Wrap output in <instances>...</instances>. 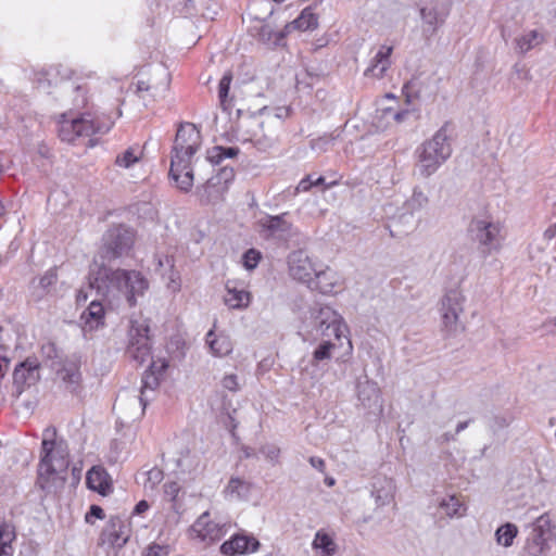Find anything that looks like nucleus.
I'll use <instances>...</instances> for the list:
<instances>
[{"label":"nucleus","instance_id":"obj_1","mask_svg":"<svg viewBox=\"0 0 556 556\" xmlns=\"http://www.w3.org/2000/svg\"><path fill=\"white\" fill-rule=\"evenodd\" d=\"M88 283L110 306L135 307L150 288L147 276L137 269L112 268L94 260L89 266Z\"/></svg>","mask_w":556,"mask_h":556},{"label":"nucleus","instance_id":"obj_2","mask_svg":"<svg viewBox=\"0 0 556 556\" xmlns=\"http://www.w3.org/2000/svg\"><path fill=\"white\" fill-rule=\"evenodd\" d=\"M70 452L64 440L56 439V429L47 427L42 432L41 455L37 485L47 493L56 492L65 482Z\"/></svg>","mask_w":556,"mask_h":556},{"label":"nucleus","instance_id":"obj_3","mask_svg":"<svg viewBox=\"0 0 556 556\" xmlns=\"http://www.w3.org/2000/svg\"><path fill=\"white\" fill-rule=\"evenodd\" d=\"M416 154L419 174L425 178L434 174L452 155L450 125L445 123L431 139L417 148Z\"/></svg>","mask_w":556,"mask_h":556},{"label":"nucleus","instance_id":"obj_4","mask_svg":"<svg viewBox=\"0 0 556 556\" xmlns=\"http://www.w3.org/2000/svg\"><path fill=\"white\" fill-rule=\"evenodd\" d=\"M470 238L478 243L483 255L498 251L504 240V226L489 215L476 216L469 224Z\"/></svg>","mask_w":556,"mask_h":556},{"label":"nucleus","instance_id":"obj_5","mask_svg":"<svg viewBox=\"0 0 556 556\" xmlns=\"http://www.w3.org/2000/svg\"><path fill=\"white\" fill-rule=\"evenodd\" d=\"M113 124L110 117H93L87 113L78 118L62 119L58 131L62 141L74 143L80 137L106 134Z\"/></svg>","mask_w":556,"mask_h":556},{"label":"nucleus","instance_id":"obj_6","mask_svg":"<svg viewBox=\"0 0 556 556\" xmlns=\"http://www.w3.org/2000/svg\"><path fill=\"white\" fill-rule=\"evenodd\" d=\"M465 301V295L456 288L447 290L440 300L439 313L442 331L448 337L456 336L464 330L459 318L464 313Z\"/></svg>","mask_w":556,"mask_h":556},{"label":"nucleus","instance_id":"obj_7","mask_svg":"<svg viewBox=\"0 0 556 556\" xmlns=\"http://www.w3.org/2000/svg\"><path fill=\"white\" fill-rule=\"evenodd\" d=\"M323 337L333 336L337 340L345 337L348 326L342 317L330 306H315L309 311V323L307 325Z\"/></svg>","mask_w":556,"mask_h":556},{"label":"nucleus","instance_id":"obj_8","mask_svg":"<svg viewBox=\"0 0 556 556\" xmlns=\"http://www.w3.org/2000/svg\"><path fill=\"white\" fill-rule=\"evenodd\" d=\"M556 542V534L547 514L541 515L531 526L525 548L531 556L545 555Z\"/></svg>","mask_w":556,"mask_h":556},{"label":"nucleus","instance_id":"obj_9","mask_svg":"<svg viewBox=\"0 0 556 556\" xmlns=\"http://www.w3.org/2000/svg\"><path fill=\"white\" fill-rule=\"evenodd\" d=\"M126 354L140 365L151 357L150 326L147 319L130 321Z\"/></svg>","mask_w":556,"mask_h":556},{"label":"nucleus","instance_id":"obj_10","mask_svg":"<svg viewBox=\"0 0 556 556\" xmlns=\"http://www.w3.org/2000/svg\"><path fill=\"white\" fill-rule=\"evenodd\" d=\"M135 238V231L125 225L111 227L103 236V249L106 256L118 258L128 254L134 247Z\"/></svg>","mask_w":556,"mask_h":556},{"label":"nucleus","instance_id":"obj_11","mask_svg":"<svg viewBox=\"0 0 556 556\" xmlns=\"http://www.w3.org/2000/svg\"><path fill=\"white\" fill-rule=\"evenodd\" d=\"M451 12L450 0H426L419 5L424 31L433 35L446 21Z\"/></svg>","mask_w":556,"mask_h":556},{"label":"nucleus","instance_id":"obj_12","mask_svg":"<svg viewBox=\"0 0 556 556\" xmlns=\"http://www.w3.org/2000/svg\"><path fill=\"white\" fill-rule=\"evenodd\" d=\"M226 533V525L212 521L208 511L203 513L189 529L190 539L204 545L219 541Z\"/></svg>","mask_w":556,"mask_h":556},{"label":"nucleus","instance_id":"obj_13","mask_svg":"<svg viewBox=\"0 0 556 556\" xmlns=\"http://www.w3.org/2000/svg\"><path fill=\"white\" fill-rule=\"evenodd\" d=\"M193 155L186 150L172 149L169 175L177 182L178 188L184 191H188L193 185V170L191 168Z\"/></svg>","mask_w":556,"mask_h":556},{"label":"nucleus","instance_id":"obj_14","mask_svg":"<svg viewBox=\"0 0 556 556\" xmlns=\"http://www.w3.org/2000/svg\"><path fill=\"white\" fill-rule=\"evenodd\" d=\"M288 267L293 279L312 287L317 268L305 251L298 250L290 253Z\"/></svg>","mask_w":556,"mask_h":556},{"label":"nucleus","instance_id":"obj_15","mask_svg":"<svg viewBox=\"0 0 556 556\" xmlns=\"http://www.w3.org/2000/svg\"><path fill=\"white\" fill-rule=\"evenodd\" d=\"M39 379V362L37 358L28 357L20 363L13 372V383L17 394L24 391L25 387L36 383Z\"/></svg>","mask_w":556,"mask_h":556},{"label":"nucleus","instance_id":"obj_16","mask_svg":"<svg viewBox=\"0 0 556 556\" xmlns=\"http://www.w3.org/2000/svg\"><path fill=\"white\" fill-rule=\"evenodd\" d=\"M201 146V134L192 123H184L177 129L174 140V150L188 151L189 154H195Z\"/></svg>","mask_w":556,"mask_h":556},{"label":"nucleus","instance_id":"obj_17","mask_svg":"<svg viewBox=\"0 0 556 556\" xmlns=\"http://www.w3.org/2000/svg\"><path fill=\"white\" fill-rule=\"evenodd\" d=\"M252 123L257 127L256 130L248 138L260 151H267L271 149L279 139L277 127H270L269 122L268 128L265 129V122L253 119Z\"/></svg>","mask_w":556,"mask_h":556},{"label":"nucleus","instance_id":"obj_18","mask_svg":"<svg viewBox=\"0 0 556 556\" xmlns=\"http://www.w3.org/2000/svg\"><path fill=\"white\" fill-rule=\"evenodd\" d=\"M260 542L251 535L235 534L230 540L225 541L220 546V552L227 556L256 552Z\"/></svg>","mask_w":556,"mask_h":556},{"label":"nucleus","instance_id":"obj_19","mask_svg":"<svg viewBox=\"0 0 556 556\" xmlns=\"http://www.w3.org/2000/svg\"><path fill=\"white\" fill-rule=\"evenodd\" d=\"M392 46L382 45L370 61L369 66L365 70L364 75L381 79L387 71L391 67Z\"/></svg>","mask_w":556,"mask_h":556},{"label":"nucleus","instance_id":"obj_20","mask_svg":"<svg viewBox=\"0 0 556 556\" xmlns=\"http://www.w3.org/2000/svg\"><path fill=\"white\" fill-rule=\"evenodd\" d=\"M167 366L168 364L164 359L152 362L149 370H147L142 376L141 394L139 396V402L142 405V409H144L148 404V399L146 396L147 392L154 391L157 388L159 376L166 370Z\"/></svg>","mask_w":556,"mask_h":556},{"label":"nucleus","instance_id":"obj_21","mask_svg":"<svg viewBox=\"0 0 556 556\" xmlns=\"http://www.w3.org/2000/svg\"><path fill=\"white\" fill-rule=\"evenodd\" d=\"M357 395L364 407L382 410L381 392L377 382L365 377L357 384Z\"/></svg>","mask_w":556,"mask_h":556},{"label":"nucleus","instance_id":"obj_22","mask_svg":"<svg viewBox=\"0 0 556 556\" xmlns=\"http://www.w3.org/2000/svg\"><path fill=\"white\" fill-rule=\"evenodd\" d=\"M286 217L287 213L277 216L265 215L258 223L266 236L287 238L290 235L291 223Z\"/></svg>","mask_w":556,"mask_h":556},{"label":"nucleus","instance_id":"obj_23","mask_svg":"<svg viewBox=\"0 0 556 556\" xmlns=\"http://www.w3.org/2000/svg\"><path fill=\"white\" fill-rule=\"evenodd\" d=\"M395 483L387 477L377 478L371 488V497L375 500L377 507H383L391 504L394 500Z\"/></svg>","mask_w":556,"mask_h":556},{"label":"nucleus","instance_id":"obj_24","mask_svg":"<svg viewBox=\"0 0 556 556\" xmlns=\"http://www.w3.org/2000/svg\"><path fill=\"white\" fill-rule=\"evenodd\" d=\"M105 311L101 302L92 301L81 313L80 321L84 331L97 330L104 326Z\"/></svg>","mask_w":556,"mask_h":556},{"label":"nucleus","instance_id":"obj_25","mask_svg":"<svg viewBox=\"0 0 556 556\" xmlns=\"http://www.w3.org/2000/svg\"><path fill=\"white\" fill-rule=\"evenodd\" d=\"M56 376L71 391L77 390L81 381L80 364L76 359H65L56 369Z\"/></svg>","mask_w":556,"mask_h":556},{"label":"nucleus","instance_id":"obj_26","mask_svg":"<svg viewBox=\"0 0 556 556\" xmlns=\"http://www.w3.org/2000/svg\"><path fill=\"white\" fill-rule=\"evenodd\" d=\"M235 173L231 167L224 166L219 169L217 175L210 178L204 187L207 198H218L228 187V184L233 180Z\"/></svg>","mask_w":556,"mask_h":556},{"label":"nucleus","instance_id":"obj_27","mask_svg":"<svg viewBox=\"0 0 556 556\" xmlns=\"http://www.w3.org/2000/svg\"><path fill=\"white\" fill-rule=\"evenodd\" d=\"M224 303L231 309H244L251 303V293L238 288L233 282L227 281Z\"/></svg>","mask_w":556,"mask_h":556},{"label":"nucleus","instance_id":"obj_28","mask_svg":"<svg viewBox=\"0 0 556 556\" xmlns=\"http://www.w3.org/2000/svg\"><path fill=\"white\" fill-rule=\"evenodd\" d=\"M205 342L208 345L211 353L216 357L227 356L233 350L230 337L224 332L215 333L213 329L206 333Z\"/></svg>","mask_w":556,"mask_h":556},{"label":"nucleus","instance_id":"obj_29","mask_svg":"<svg viewBox=\"0 0 556 556\" xmlns=\"http://www.w3.org/2000/svg\"><path fill=\"white\" fill-rule=\"evenodd\" d=\"M339 281V276L330 268L317 269L314 275V282L309 288L316 289L323 294H330L336 292Z\"/></svg>","mask_w":556,"mask_h":556},{"label":"nucleus","instance_id":"obj_30","mask_svg":"<svg viewBox=\"0 0 556 556\" xmlns=\"http://www.w3.org/2000/svg\"><path fill=\"white\" fill-rule=\"evenodd\" d=\"M86 483L89 489L102 495L111 492V480L104 468L93 466L86 476Z\"/></svg>","mask_w":556,"mask_h":556},{"label":"nucleus","instance_id":"obj_31","mask_svg":"<svg viewBox=\"0 0 556 556\" xmlns=\"http://www.w3.org/2000/svg\"><path fill=\"white\" fill-rule=\"evenodd\" d=\"M103 535L111 545L122 547L128 541V529L121 518L112 517Z\"/></svg>","mask_w":556,"mask_h":556},{"label":"nucleus","instance_id":"obj_32","mask_svg":"<svg viewBox=\"0 0 556 556\" xmlns=\"http://www.w3.org/2000/svg\"><path fill=\"white\" fill-rule=\"evenodd\" d=\"M414 223L415 217L413 211H404L399 216L392 217L387 227L392 237H400L408 233L413 228Z\"/></svg>","mask_w":556,"mask_h":556},{"label":"nucleus","instance_id":"obj_33","mask_svg":"<svg viewBox=\"0 0 556 556\" xmlns=\"http://www.w3.org/2000/svg\"><path fill=\"white\" fill-rule=\"evenodd\" d=\"M251 484L240 478H231L224 490L225 497L230 501L247 500L250 495Z\"/></svg>","mask_w":556,"mask_h":556},{"label":"nucleus","instance_id":"obj_34","mask_svg":"<svg viewBox=\"0 0 556 556\" xmlns=\"http://www.w3.org/2000/svg\"><path fill=\"white\" fill-rule=\"evenodd\" d=\"M318 25V18L316 14L309 9H304L301 14L291 23L286 25L287 33H291L292 30H309L315 29Z\"/></svg>","mask_w":556,"mask_h":556},{"label":"nucleus","instance_id":"obj_35","mask_svg":"<svg viewBox=\"0 0 556 556\" xmlns=\"http://www.w3.org/2000/svg\"><path fill=\"white\" fill-rule=\"evenodd\" d=\"M312 547L318 551L317 556H333L337 552L334 540L325 531L318 530L312 542Z\"/></svg>","mask_w":556,"mask_h":556},{"label":"nucleus","instance_id":"obj_36","mask_svg":"<svg viewBox=\"0 0 556 556\" xmlns=\"http://www.w3.org/2000/svg\"><path fill=\"white\" fill-rule=\"evenodd\" d=\"M168 87V81H165L162 86V88L157 86H153L148 81L144 80H138L136 84V92L139 94V97L144 101V104L147 105V102L155 100L157 97H162L163 93L166 91Z\"/></svg>","mask_w":556,"mask_h":556},{"label":"nucleus","instance_id":"obj_37","mask_svg":"<svg viewBox=\"0 0 556 556\" xmlns=\"http://www.w3.org/2000/svg\"><path fill=\"white\" fill-rule=\"evenodd\" d=\"M544 40L543 34L538 30H530L527 34L516 38V49L520 53H526L535 48Z\"/></svg>","mask_w":556,"mask_h":556},{"label":"nucleus","instance_id":"obj_38","mask_svg":"<svg viewBox=\"0 0 556 556\" xmlns=\"http://www.w3.org/2000/svg\"><path fill=\"white\" fill-rule=\"evenodd\" d=\"M238 147L215 146L207 151V160L214 165L220 164L225 159H233L239 154Z\"/></svg>","mask_w":556,"mask_h":556},{"label":"nucleus","instance_id":"obj_39","mask_svg":"<svg viewBox=\"0 0 556 556\" xmlns=\"http://www.w3.org/2000/svg\"><path fill=\"white\" fill-rule=\"evenodd\" d=\"M165 262L168 267V274L166 276V289L170 293H178L181 290V276L180 273L175 268L174 256H165Z\"/></svg>","mask_w":556,"mask_h":556},{"label":"nucleus","instance_id":"obj_40","mask_svg":"<svg viewBox=\"0 0 556 556\" xmlns=\"http://www.w3.org/2000/svg\"><path fill=\"white\" fill-rule=\"evenodd\" d=\"M439 507L448 518L462 517L466 510L463 503L455 495L442 498L439 503Z\"/></svg>","mask_w":556,"mask_h":556},{"label":"nucleus","instance_id":"obj_41","mask_svg":"<svg viewBox=\"0 0 556 556\" xmlns=\"http://www.w3.org/2000/svg\"><path fill=\"white\" fill-rule=\"evenodd\" d=\"M258 35L264 43L278 47L283 45V40L289 33H287L286 27L280 31H275L270 25L266 24L261 27Z\"/></svg>","mask_w":556,"mask_h":556},{"label":"nucleus","instance_id":"obj_42","mask_svg":"<svg viewBox=\"0 0 556 556\" xmlns=\"http://www.w3.org/2000/svg\"><path fill=\"white\" fill-rule=\"evenodd\" d=\"M517 534H518L517 526L514 523L507 522V523L501 526L496 530V532H495L496 542H497V544H500L502 546L508 547L513 544L514 539L517 536Z\"/></svg>","mask_w":556,"mask_h":556},{"label":"nucleus","instance_id":"obj_43","mask_svg":"<svg viewBox=\"0 0 556 556\" xmlns=\"http://www.w3.org/2000/svg\"><path fill=\"white\" fill-rule=\"evenodd\" d=\"M336 184H337V181H334V180L326 182V179L324 176H320L317 174H309L299 182V185L295 189V192L307 191L312 187H319V186H324V188L327 189V188L332 187Z\"/></svg>","mask_w":556,"mask_h":556},{"label":"nucleus","instance_id":"obj_44","mask_svg":"<svg viewBox=\"0 0 556 556\" xmlns=\"http://www.w3.org/2000/svg\"><path fill=\"white\" fill-rule=\"evenodd\" d=\"M141 154L139 148L129 147L116 156L115 164L123 168H129L140 161Z\"/></svg>","mask_w":556,"mask_h":556},{"label":"nucleus","instance_id":"obj_45","mask_svg":"<svg viewBox=\"0 0 556 556\" xmlns=\"http://www.w3.org/2000/svg\"><path fill=\"white\" fill-rule=\"evenodd\" d=\"M232 80V75L230 73L224 74L218 85V98L220 106L224 111H227L231 106V100L228 99V93L230 89V84Z\"/></svg>","mask_w":556,"mask_h":556},{"label":"nucleus","instance_id":"obj_46","mask_svg":"<svg viewBox=\"0 0 556 556\" xmlns=\"http://www.w3.org/2000/svg\"><path fill=\"white\" fill-rule=\"evenodd\" d=\"M336 345L330 340L323 341L313 352V362L330 361Z\"/></svg>","mask_w":556,"mask_h":556},{"label":"nucleus","instance_id":"obj_47","mask_svg":"<svg viewBox=\"0 0 556 556\" xmlns=\"http://www.w3.org/2000/svg\"><path fill=\"white\" fill-rule=\"evenodd\" d=\"M262 258V254L260 251L255 249L248 250L242 256V264L245 269L253 270L257 267L260 261Z\"/></svg>","mask_w":556,"mask_h":556},{"label":"nucleus","instance_id":"obj_48","mask_svg":"<svg viewBox=\"0 0 556 556\" xmlns=\"http://www.w3.org/2000/svg\"><path fill=\"white\" fill-rule=\"evenodd\" d=\"M428 204L427 195L418 188H415L413 195L406 202L407 208H419Z\"/></svg>","mask_w":556,"mask_h":556},{"label":"nucleus","instance_id":"obj_49","mask_svg":"<svg viewBox=\"0 0 556 556\" xmlns=\"http://www.w3.org/2000/svg\"><path fill=\"white\" fill-rule=\"evenodd\" d=\"M62 89L65 90V91H73V92H76L77 96L74 98V104L77 105V106H80V105H85L86 104V97H85V90L81 86L79 85H74V84H71V83H65L63 86H62Z\"/></svg>","mask_w":556,"mask_h":556},{"label":"nucleus","instance_id":"obj_50","mask_svg":"<svg viewBox=\"0 0 556 556\" xmlns=\"http://www.w3.org/2000/svg\"><path fill=\"white\" fill-rule=\"evenodd\" d=\"M220 384L224 389L230 392H238L240 390L239 378L236 374H227L223 377Z\"/></svg>","mask_w":556,"mask_h":556},{"label":"nucleus","instance_id":"obj_51","mask_svg":"<svg viewBox=\"0 0 556 556\" xmlns=\"http://www.w3.org/2000/svg\"><path fill=\"white\" fill-rule=\"evenodd\" d=\"M402 91L405 94L406 100L412 102L414 99L419 97L418 81L416 79L407 81L404 84Z\"/></svg>","mask_w":556,"mask_h":556},{"label":"nucleus","instance_id":"obj_52","mask_svg":"<svg viewBox=\"0 0 556 556\" xmlns=\"http://www.w3.org/2000/svg\"><path fill=\"white\" fill-rule=\"evenodd\" d=\"M58 275L54 269H49L45 273L43 276L39 279V287L43 291H48L51 286H53L56 282Z\"/></svg>","mask_w":556,"mask_h":556},{"label":"nucleus","instance_id":"obj_53","mask_svg":"<svg viewBox=\"0 0 556 556\" xmlns=\"http://www.w3.org/2000/svg\"><path fill=\"white\" fill-rule=\"evenodd\" d=\"M261 453L265 456V458L273 464H276L280 456V448L273 444H267L261 448Z\"/></svg>","mask_w":556,"mask_h":556},{"label":"nucleus","instance_id":"obj_54","mask_svg":"<svg viewBox=\"0 0 556 556\" xmlns=\"http://www.w3.org/2000/svg\"><path fill=\"white\" fill-rule=\"evenodd\" d=\"M169 553L168 546L160 544H151L144 553V556H167Z\"/></svg>","mask_w":556,"mask_h":556},{"label":"nucleus","instance_id":"obj_55","mask_svg":"<svg viewBox=\"0 0 556 556\" xmlns=\"http://www.w3.org/2000/svg\"><path fill=\"white\" fill-rule=\"evenodd\" d=\"M14 532L8 525L0 526V544L12 545Z\"/></svg>","mask_w":556,"mask_h":556},{"label":"nucleus","instance_id":"obj_56","mask_svg":"<svg viewBox=\"0 0 556 556\" xmlns=\"http://www.w3.org/2000/svg\"><path fill=\"white\" fill-rule=\"evenodd\" d=\"M180 491V485L176 481L166 482L164 484V494L170 501H175Z\"/></svg>","mask_w":556,"mask_h":556},{"label":"nucleus","instance_id":"obj_57","mask_svg":"<svg viewBox=\"0 0 556 556\" xmlns=\"http://www.w3.org/2000/svg\"><path fill=\"white\" fill-rule=\"evenodd\" d=\"M147 476V482L151 484L152 489L163 480V471L159 468H152Z\"/></svg>","mask_w":556,"mask_h":556},{"label":"nucleus","instance_id":"obj_58","mask_svg":"<svg viewBox=\"0 0 556 556\" xmlns=\"http://www.w3.org/2000/svg\"><path fill=\"white\" fill-rule=\"evenodd\" d=\"M93 517L98 518V519L104 518V511L98 505H91L89 513L86 515V522L92 523L91 518H93Z\"/></svg>","mask_w":556,"mask_h":556},{"label":"nucleus","instance_id":"obj_59","mask_svg":"<svg viewBox=\"0 0 556 556\" xmlns=\"http://www.w3.org/2000/svg\"><path fill=\"white\" fill-rule=\"evenodd\" d=\"M333 140V137L329 136H325V137H320L316 140H313L312 141V148L313 149H318V150H325L326 149V146L329 144L331 141Z\"/></svg>","mask_w":556,"mask_h":556},{"label":"nucleus","instance_id":"obj_60","mask_svg":"<svg viewBox=\"0 0 556 556\" xmlns=\"http://www.w3.org/2000/svg\"><path fill=\"white\" fill-rule=\"evenodd\" d=\"M308 462L312 465V467H314L318 471H320V472L325 471L326 464H325V460L323 458L317 457V456H312V457H309Z\"/></svg>","mask_w":556,"mask_h":556},{"label":"nucleus","instance_id":"obj_61","mask_svg":"<svg viewBox=\"0 0 556 556\" xmlns=\"http://www.w3.org/2000/svg\"><path fill=\"white\" fill-rule=\"evenodd\" d=\"M274 116L276 117V125L274 127H280L281 126V119L286 116H288V109L286 108H277L275 109V114Z\"/></svg>","mask_w":556,"mask_h":556},{"label":"nucleus","instance_id":"obj_62","mask_svg":"<svg viewBox=\"0 0 556 556\" xmlns=\"http://www.w3.org/2000/svg\"><path fill=\"white\" fill-rule=\"evenodd\" d=\"M149 509V504L147 501L142 500L140 501L136 506H135V509H134V514H137V515H140V514H143L144 511H147Z\"/></svg>","mask_w":556,"mask_h":556},{"label":"nucleus","instance_id":"obj_63","mask_svg":"<svg viewBox=\"0 0 556 556\" xmlns=\"http://www.w3.org/2000/svg\"><path fill=\"white\" fill-rule=\"evenodd\" d=\"M5 363V370L9 369V363H10V358L9 356L7 355V348L0 343V363Z\"/></svg>","mask_w":556,"mask_h":556},{"label":"nucleus","instance_id":"obj_64","mask_svg":"<svg viewBox=\"0 0 556 556\" xmlns=\"http://www.w3.org/2000/svg\"><path fill=\"white\" fill-rule=\"evenodd\" d=\"M12 545L0 544V556H13Z\"/></svg>","mask_w":556,"mask_h":556}]
</instances>
